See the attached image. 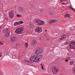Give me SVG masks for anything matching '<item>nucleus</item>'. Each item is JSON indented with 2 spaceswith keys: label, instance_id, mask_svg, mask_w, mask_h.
I'll return each mask as SVG.
<instances>
[{
  "label": "nucleus",
  "instance_id": "obj_1",
  "mask_svg": "<svg viewBox=\"0 0 75 75\" xmlns=\"http://www.w3.org/2000/svg\"><path fill=\"white\" fill-rule=\"evenodd\" d=\"M35 54H38V55H34L30 57V60L32 62H38L40 59H41L43 57L42 54H40L42 53L44 51V49L42 48L39 49L37 48L35 49Z\"/></svg>",
  "mask_w": 75,
  "mask_h": 75
},
{
  "label": "nucleus",
  "instance_id": "obj_2",
  "mask_svg": "<svg viewBox=\"0 0 75 75\" xmlns=\"http://www.w3.org/2000/svg\"><path fill=\"white\" fill-rule=\"evenodd\" d=\"M24 31V28L23 27L18 28L17 29L15 30V33L18 34H22L23 33Z\"/></svg>",
  "mask_w": 75,
  "mask_h": 75
},
{
  "label": "nucleus",
  "instance_id": "obj_3",
  "mask_svg": "<svg viewBox=\"0 0 75 75\" xmlns=\"http://www.w3.org/2000/svg\"><path fill=\"white\" fill-rule=\"evenodd\" d=\"M52 71L54 74H57L58 72H59V68L57 66H54L52 69Z\"/></svg>",
  "mask_w": 75,
  "mask_h": 75
},
{
  "label": "nucleus",
  "instance_id": "obj_4",
  "mask_svg": "<svg viewBox=\"0 0 75 75\" xmlns=\"http://www.w3.org/2000/svg\"><path fill=\"white\" fill-rule=\"evenodd\" d=\"M4 33H6V34L5 35V37H8L10 35V31L9 30V28L8 29H4L3 30Z\"/></svg>",
  "mask_w": 75,
  "mask_h": 75
},
{
  "label": "nucleus",
  "instance_id": "obj_5",
  "mask_svg": "<svg viewBox=\"0 0 75 75\" xmlns=\"http://www.w3.org/2000/svg\"><path fill=\"white\" fill-rule=\"evenodd\" d=\"M35 22L38 25H42L44 24V22L43 21H41L39 19L36 20L35 21Z\"/></svg>",
  "mask_w": 75,
  "mask_h": 75
},
{
  "label": "nucleus",
  "instance_id": "obj_6",
  "mask_svg": "<svg viewBox=\"0 0 75 75\" xmlns=\"http://www.w3.org/2000/svg\"><path fill=\"white\" fill-rule=\"evenodd\" d=\"M35 31L37 33H41L42 32V28L40 27L36 28L35 29Z\"/></svg>",
  "mask_w": 75,
  "mask_h": 75
},
{
  "label": "nucleus",
  "instance_id": "obj_7",
  "mask_svg": "<svg viewBox=\"0 0 75 75\" xmlns=\"http://www.w3.org/2000/svg\"><path fill=\"white\" fill-rule=\"evenodd\" d=\"M14 12L13 11H11L9 13V16L10 18H13L14 16Z\"/></svg>",
  "mask_w": 75,
  "mask_h": 75
},
{
  "label": "nucleus",
  "instance_id": "obj_8",
  "mask_svg": "<svg viewBox=\"0 0 75 75\" xmlns=\"http://www.w3.org/2000/svg\"><path fill=\"white\" fill-rule=\"evenodd\" d=\"M60 1L62 4H64V5H65L67 3V1L66 0H61Z\"/></svg>",
  "mask_w": 75,
  "mask_h": 75
},
{
  "label": "nucleus",
  "instance_id": "obj_9",
  "mask_svg": "<svg viewBox=\"0 0 75 75\" xmlns=\"http://www.w3.org/2000/svg\"><path fill=\"white\" fill-rule=\"evenodd\" d=\"M75 47V42H72L70 44V47Z\"/></svg>",
  "mask_w": 75,
  "mask_h": 75
},
{
  "label": "nucleus",
  "instance_id": "obj_10",
  "mask_svg": "<svg viewBox=\"0 0 75 75\" xmlns=\"http://www.w3.org/2000/svg\"><path fill=\"white\" fill-rule=\"evenodd\" d=\"M66 37H67V35H63L61 36V37L60 38V40H63V39L65 38Z\"/></svg>",
  "mask_w": 75,
  "mask_h": 75
},
{
  "label": "nucleus",
  "instance_id": "obj_11",
  "mask_svg": "<svg viewBox=\"0 0 75 75\" xmlns=\"http://www.w3.org/2000/svg\"><path fill=\"white\" fill-rule=\"evenodd\" d=\"M35 44H37V41L35 40H33L32 42V45L33 46Z\"/></svg>",
  "mask_w": 75,
  "mask_h": 75
},
{
  "label": "nucleus",
  "instance_id": "obj_12",
  "mask_svg": "<svg viewBox=\"0 0 75 75\" xmlns=\"http://www.w3.org/2000/svg\"><path fill=\"white\" fill-rule=\"evenodd\" d=\"M56 21H57V20H53L51 21H50L49 23L50 24H52V23H55Z\"/></svg>",
  "mask_w": 75,
  "mask_h": 75
},
{
  "label": "nucleus",
  "instance_id": "obj_13",
  "mask_svg": "<svg viewBox=\"0 0 75 75\" xmlns=\"http://www.w3.org/2000/svg\"><path fill=\"white\" fill-rule=\"evenodd\" d=\"M11 40L12 41H15L16 40V37H11Z\"/></svg>",
  "mask_w": 75,
  "mask_h": 75
},
{
  "label": "nucleus",
  "instance_id": "obj_14",
  "mask_svg": "<svg viewBox=\"0 0 75 75\" xmlns=\"http://www.w3.org/2000/svg\"><path fill=\"white\" fill-rule=\"evenodd\" d=\"M18 9L19 11H22L23 10V7H18Z\"/></svg>",
  "mask_w": 75,
  "mask_h": 75
},
{
  "label": "nucleus",
  "instance_id": "obj_15",
  "mask_svg": "<svg viewBox=\"0 0 75 75\" xmlns=\"http://www.w3.org/2000/svg\"><path fill=\"white\" fill-rule=\"evenodd\" d=\"M74 64V60L71 61L69 62V64L70 65H72Z\"/></svg>",
  "mask_w": 75,
  "mask_h": 75
},
{
  "label": "nucleus",
  "instance_id": "obj_16",
  "mask_svg": "<svg viewBox=\"0 0 75 75\" xmlns=\"http://www.w3.org/2000/svg\"><path fill=\"white\" fill-rule=\"evenodd\" d=\"M20 24V23L19 22H15L14 25L15 26H17V25H18Z\"/></svg>",
  "mask_w": 75,
  "mask_h": 75
},
{
  "label": "nucleus",
  "instance_id": "obj_17",
  "mask_svg": "<svg viewBox=\"0 0 75 75\" xmlns=\"http://www.w3.org/2000/svg\"><path fill=\"white\" fill-rule=\"evenodd\" d=\"M69 8L71 10H73V11H75V9H74V8L72 7V6H70L69 7Z\"/></svg>",
  "mask_w": 75,
  "mask_h": 75
},
{
  "label": "nucleus",
  "instance_id": "obj_18",
  "mask_svg": "<svg viewBox=\"0 0 75 75\" xmlns=\"http://www.w3.org/2000/svg\"><path fill=\"white\" fill-rule=\"evenodd\" d=\"M72 72L73 74H75V67L72 70Z\"/></svg>",
  "mask_w": 75,
  "mask_h": 75
},
{
  "label": "nucleus",
  "instance_id": "obj_19",
  "mask_svg": "<svg viewBox=\"0 0 75 75\" xmlns=\"http://www.w3.org/2000/svg\"><path fill=\"white\" fill-rule=\"evenodd\" d=\"M70 16L69 14H66L64 16V17H69Z\"/></svg>",
  "mask_w": 75,
  "mask_h": 75
},
{
  "label": "nucleus",
  "instance_id": "obj_20",
  "mask_svg": "<svg viewBox=\"0 0 75 75\" xmlns=\"http://www.w3.org/2000/svg\"><path fill=\"white\" fill-rule=\"evenodd\" d=\"M15 45V47H18V46L20 44L18 43H16V44H14Z\"/></svg>",
  "mask_w": 75,
  "mask_h": 75
},
{
  "label": "nucleus",
  "instance_id": "obj_21",
  "mask_svg": "<svg viewBox=\"0 0 75 75\" xmlns=\"http://www.w3.org/2000/svg\"><path fill=\"white\" fill-rule=\"evenodd\" d=\"M25 45L26 47H28V43H25Z\"/></svg>",
  "mask_w": 75,
  "mask_h": 75
},
{
  "label": "nucleus",
  "instance_id": "obj_22",
  "mask_svg": "<svg viewBox=\"0 0 75 75\" xmlns=\"http://www.w3.org/2000/svg\"><path fill=\"white\" fill-rule=\"evenodd\" d=\"M28 25L29 26H31L33 25V23H29Z\"/></svg>",
  "mask_w": 75,
  "mask_h": 75
},
{
  "label": "nucleus",
  "instance_id": "obj_23",
  "mask_svg": "<svg viewBox=\"0 0 75 75\" xmlns=\"http://www.w3.org/2000/svg\"><path fill=\"white\" fill-rule=\"evenodd\" d=\"M19 23H20V24H23V23H24V22L23 21H19Z\"/></svg>",
  "mask_w": 75,
  "mask_h": 75
},
{
  "label": "nucleus",
  "instance_id": "obj_24",
  "mask_svg": "<svg viewBox=\"0 0 75 75\" xmlns=\"http://www.w3.org/2000/svg\"><path fill=\"white\" fill-rule=\"evenodd\" d=\"M17 17H21V15H19V14H17Z\"/></svg>",
  "mask_w": 75,
  "mask_h": 75
},
{
  "label": "nucleus",
  "instance_id": "obj_25",
  "mask_svg": "<svg viewBox=\"0 0 75 75\" xmlns=\"http://www.w3.org/2000/svg\"><path fill=\"white\" fill-rule=\"evenodd\" d=\"M49 14H50V15H52V12L50 11L49 12Z\"/></svg>",
  "mask_w": 75,
  "mask_h": 75
},
{
  "label": "nucleus",
  "instance_id": "obj_26",
  "mask_svg": "<svg viewBox=\"0 0 75 75\" xmlns=\"http://www.w3.org/2000/svg\"><path fill=\"white\" fill-rule=\"evenodd\" d=\"M2 56H3V54L0 52V57H2Z\"/></svg>",
  "mask_w": 75,
  "mask_h": 75
},
{
  "label": "nucleus",
  "instance_id": "obj_27",
  "mask_svg": "<svg viewBox=\"0 0 75 75\" xmlns=\"http://www.w3.org/2000/svg\"><path fill=\"white\" fill-rule=\"evenodd\" d=\"M65 45H68V42H66L65 43Z\"/></svg>",
  "mask_w": 75,
  "mask_h": 75
},
{
  "label": "nucleus",
  "instance_id": "obj_28",
  "mask_svg": "<svg viewBox=\"0 0 75 75\" xmlns=\"http://www.w3.org/2000/svg\"><path fill=\"white\" fill-rule=\"evenodd\" d=\"M70 48L73 50H75V47H70Z\"/></svg>",
  "mask_w": 75,
  "mask_h": 75
},
{
  "label": "nucleus",
  "instance_id": "obj_29",
  "mask_svg": "<svg viewBox=\"0 0 75 75\" xmlns=\"http://www.w3.org/2000/svg\"><path fill=\"white\" fill-rule=\"evenodd\" d=\"M0 44L1 45H3V43L1 42L0 41Z\"/></svg>",
  "mask_w": 75,
  "mask_h": 75
},
{
  "label": "nucleus",
  "instance_id": "obj_30",
  "mask_svg": "<svg viewBox=\"0 0 75 75\" xmlns=\"http://www.w3.org/2000/svg\"><path fill=\"white\" fill-rule=\"evenodd\" d=\"M65 61L66 62H68V59L65 60Z\"/></svg>",
  "mask_w": 75,
  "mask_h": 75
},
{
  "label": "nucleus",
  "instance_id": "obj_31",
  "mask_svg": "<svg viewBox=\"0 0 75 75\" xmlns=\"http://www.w3.org/2000/svg\"><path fill=\"white\" fill-rule=\"evenodd\" d=\"M43 11V10L42 9H41L40 11V12H42Z\"/></svg>",
  "mask_w": 75,
  "mask_h": 75
},
{
  "label": "nucleus",
  "instance_id": "obj_32",
  "mask_svg": "<svg viewBox=\"0 0 75 75\" xmlns=\"http://www.w3.org/2000/svg\"><path fill=\"white\" fill-rule=\"evenodd\" d=\"M25 62H28V61H27V60H25Z\"/></svg>",
  "mask_w": 75,
  "mask_h": 75
},
{
  "label": "nucleus",
  "instance_id": "obj_33",
  "mask_svg": "<svg viewBox=\"0 0 75 75\" xmlns=\"http://www.w3.org/2000/svg\"><path fill=\"white\" fill-rule=\"evenodd\" d=\"M68 59H71V57H69L68 58Z\"/></svg>",
  "mask_w": 75,
  "mask_h": 75
},
{
  "label": "nucleus",
  "instance_id": "obj_34",
  "mask_svg": "<svg viewBox=\"0 0 75 75\" xmlns=\"http://www.w3.org/2000/svg\"><path fill=\"white\" fill-rule=\"evenodd\" d=\"M47 10H45V11H44L45 13H47Z\"/></svg>",
  "mask_w": 75,
  "mask_h": 75
},
{
  "label": "nucleus",
  "instance_id": "obj_35",
  "mask_svg": "<svg viewBox=\"0 0 75 75\" xmlns=\"http://www.w3.org/2000/svg\"><path fill=\"white\" fill-rule=\"evenodd\" d=\"M41 68H42V69H43V68H44V67H43V66H42V67H41Z\"/></svg>",
  "mask_w": 75,
  "mask_h": 75
},
{
  "label": "nucleus",
  "instance_id": "obj_36",
  "mask_svg": "<svg viewBox=\"0 0 75 75\" xmlns=\"http://www.w3.org/2000/svg\"><path fill=\"white\" fill-rule=\"evenodd\" d=\"M6 20H8V19L7 18H6Z\"/></svg>",
  "mask_w": 75,
  "mask_h": 75
},
{
  "label": "nucleus",
  "instance_id": "obj_37",
  "mask_svg": "<svg viewBox=\"0 0 75 75\" xmlns=\"http://www.w3.org/2000/svg\"><path fill=\"white\" fill-rule=\"evenodd\" d=\"M74 31H75V27H74Z\"/></svg>",
  "mask_w": 75,
  "mask_h": 75
},
{
  "label": "nucleus",
  "instance_id": "obj_38",
  "mask_svg": "<svg viewBox=\"0 0 75 75\" xmlns=\"http://www.w3.org/2000/svg\"><path fill=\"white\" fill-rule=\"evenodd\" d=\"M6 7V6H4V8H6V7Z\"/></svg>",
  "mask_w": 75,
  "mask_h": 75
},
{
  "label": "nucleus",
  "instance_id": "obj_39",
  "mask_svg": "<svg viewBox=\"0 0 75 75\" xmlns=\"http://www.w3.org/2000/svg\"><path fill=\"white\" fill-rule=\"evenodd\" d=\"M45 32H47V30H45Z\"/></svg>",
  "mask_w": 75,
  "mask_h": 75
},
{
  "label": "nucleus",
  "instance_id": "obj_40",
  "mask_svg": "<svg viewBox=\"0 0 75 75\" xmlns=\"http://www.w3.org/2000/svg\"><path fill=\"white\" fill-rule=\"evenodd\" d=\"M40 65L41 66H42V64H41Z\"/></svg>",
  "mask_w": 75,
  "mask_h": 75
},
{
  "label": "nucleus",
  "instance_id": "obj_41",
  "mask_svg": "<svg viewBox=\"0 0 75 75\" xmlns=\"http://www.w3.org/2000/svg\"><path fill=\"white\" fill-rule=\"evenodd\" d=\"M60 75H63L62 74H60Z\"/></svg>",
  "mask_w": 75,
  "mask_h": 75
},
{
  "label": "nucleus",
  "instance_id": "obj_42",
  "mask_svg": "<svg viewBox=\"0 0 75 75\" xmlns=\"http://www.w3.org/2000/svg\"><path fill=\"white\" fill-rule=\"evenodd\" d=\"M0 32H1V30H0Z\"/></svg>",
  "mask_w": 75,
  "mask_h": 75
}]
</instances>
